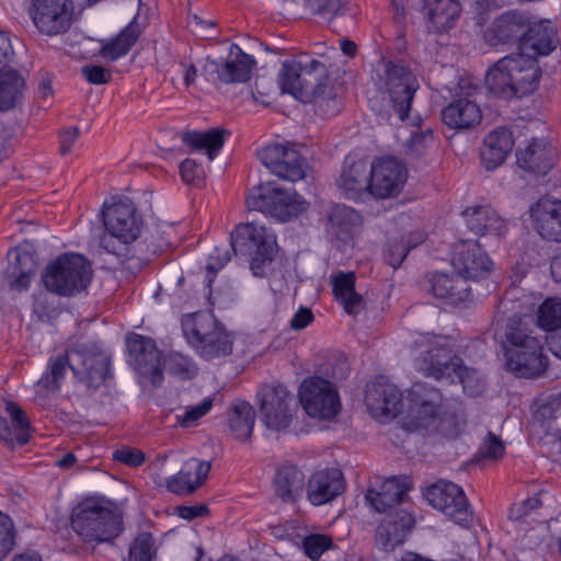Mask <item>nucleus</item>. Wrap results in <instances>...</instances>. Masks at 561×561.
Wrapping results in <instances>:
<instances>
[{"label": "nucleus", "mask_w": 561, "mask_h": 561, "mask_svg": "<svg viewBox=\"0 0 561 561\" xmlns=\"http://www.w3.org/2000/svg\"><path fill=\"white\" fill-rule=\"evenodd\" d=\"M527 274L523 264L512 268V286L497 305L495 340L505 359L506 370L517 377L534 378L548 366L543 342L531 334L527 318L541 299L539 295L520 290L516 284Z\"/></svg>", "instance_id": "obj_1"}, {"label": "nucleus", "mask_w": 561, "mask_h": 561, "mask_svg": "<svg viewBox=\"0 0 561 561\" xmlns=\"http://www.w3.org/2000/svg\"><path fill=\"white\" fill-rule=\"evenodd\" d=\"M90 394L111 376V355L98 342H79L48 359L47 368L34 386L35 399L44 401L59 391L67 369Z\"/></svg>", "instance_id": "obj_2"}, {"label": "nucleus", "mask_w": 561, "mask_h": 561, "mask_svg": "<svg viewBox=\"0 0 561 561\" xmlns=\"http://www.w3.org/2000/svg\"><path fill=\"white\" fill-rule=\"evenodd\" d=\"M414 344L419 351L414 366L420 373L435 379L446 378L450 382H458L470 397L482 391L483 385L478 373L463 366L462 359L456 354L457 345L453 337L421 333Z\"/></svg>", "instance_id": "obj_3"}, {"label": "nucleus", "mask_w": 561, "mask_h": 561, "mask_svg": "<svg viewBox=\"0 0 561 561\" xmlns=\"http://www.w3.org/2000/svg\"><path fill=\"white\" fill-rule=\"evenodd\" d=\"M412 416L407 419L403 426L410 432L425 431L437 434L446 439L459 436L466 427L462 412L443 411L442 396L438 390L414 383L410 390Z\"/></svg>", "instance_id": "obj_4"}, {"label": "nucleus", "mask_w": 561, "mask_h": 561, "mask_svg": "<svg viewBox=\"0 0 561 561\" xmlns=\"http://www.w3.org/2000/svg\"><path fill=\"white\" fill-rule=\"evenodd\" d=\"M324 66L317 59L308 64L297 60H285L278 73V84L282 93L294 96L301 103H310L321 116H333L339 112L334 87L324 81L311 82L302 75L312 76L313 71Z\"/></svg>", "instance_id": "obj_5"}, {"label": "nucleus", "mask_w": 561, "mask_h": 561, "mask_svg": "<svg viewBox=\"0 0 561 561\" xmlns=\"http://www.w3.org/2000/svg\"><path fill=\"white\" fill-rule=\"evenodd\" d=\"M70 523L80 539L93 546L113 542L124 531L121 513L104 496H87L78 502Z\"/></svg>", "instance_id": "obj_6"}, {"label": "nucleus", "mask_w": 561, "mask_h": 561, "mask_svg": "<svg viewBox=\"0 0 561 561\" xmlns=\"http://www.w3.org/2000/svg\"><path fill=\"white\" fill-rule=\"evenodd\" d=\"M540 78L538 60L520 51L495 62L486 72L485 84L496 95L523 98L537 90Z\"/></svg>", "instance_id": "obj_7"}, {"label": "nucleus", "mask_w": 561, "mask_h": 561, "mask_svg": "<svg viewBox=\"0 0 561 561\" xmlns=\"http://www.w3.org/2000/svg\"><path fill=\"white\" fill-rule=\"evenodd\" d=\"M371 83L381 99L389 102L398 118L404 122L420 88L415 75L407 66L382 60L374 67Z\"/></svg>", "instance_id": "obj_8"}, {"label": "nucleus", "mask_w": 561, "mask_h": 561, "mask_svg": "<svg viewBox=\"0 0 561 561\" xmlns=\"http://www.w3.org/2000/svg\"><path fill=\"white\" fill-rule=\"evenodd\" d=\"M187 344L204 359L228 356L232 352V337L211 312H194L181 320Z\"/></svg>", "instance_id": "obj_9"}, {"label": "nucleus", "mask_w": 561, "mask_h": 561, "mask_svg": "<svg viewBox=\"0 0 561 561\" xmlns=\"http://www.w3.org/2000/svg\"><path fill=\"white\" fill-rule=\"evenodd\" d=\"M93 270L82 254L70 252L50 261L42 275L45 288L59 297H73L84 291L91 284Z\"/></svg>", "instance_id": "obj_10"}, {"label": "nucleus", "mask_w": 561, "mask_h": 561, "mask_svg": "<svg viewBox=\"0 0 561 561\" xmlns=\"http://www.w3.org/2000/svg\"><path fill=\"white\" fill-rule=\"evenodd\" d=\"M250 210H256L280 222L298 217L307 209V202L293 190H282L271 184L260 185L247 198Z\"/></svg>", "instance_id": "obj_11"}, {"label": "nucleus", "mask_w": 561, "mask_h": 561, "mask_svg": "<svg viewBox=\"0 0 561 561\" xmlns=\"http://www.w3.org/2000/svg\"><path fill=\"white\" fill-rule=\"evenodd\" d=\"M103 224L110 237L104 236L101 247L112 254L116 249L112 244V238L123 244L133 243L141 232L142 218L138 214L135 204L129 198H119L103 210Z\"/></svg>", "instance_id": "obj_12"}, {"label": "nucleus", "mask_w": 561, "mask_h": 561, "mask_svg": "<svg viewBox=\"0 0 561 561\" xmlns=\"http://www.w3.org/2000/svg\"><path fill=\"white\" fill-rule=\"evenodd\" d=\"M298 396L305 412L316 420L331 421L342 409L336 386L322 377L306 378L300 383Z\"/></svg>", "instance_id": "obj_13"}, {"label": "nucleus", "mask_w": 561, "mask_h": 561, "mask_svg": "<svg viewBox=\"0 0 561 561\" xmlns=\"http://www.w3.org/2000/svg\"><path fill=\"white\" fill-rule=\"evenodd\" d=\"M230 245L236 254L250 256L253 265L271 262L277 251L276 236L254 222L238 225L230 234Z\"/></svg>", "instance_id": "obj_14"}, {"label": "nucleus", "mask_w": 561, "mask_h": 561, "mask_svg": "<svg viewBox=\"0 0 561 561\" xmlns=\"http://www.w3.org/2000/svg\"><path fill=\"white\" fill-rule=\"evenodd\" d=\"M424 496L437 511H440L454 523L468 528L473 522V513L465 491L458 484L439 480L430 485Z\"/></svg>", "instance_id": "obj_15"}, {"label": "nucleus", "mask_w": 561, "mask_h": 561, "mask_svg": "<svg viewBox=\"0 0 561 561\" xmlns=\"http://www.w3.org/2000/svg\"><path fill=\"white\" fill-rule=\"evenodd\" d=\"M262 422L271 430L287 428L293 420L294 396L282 385H264L257 391Z\"/></svg>", "instance_id": "obj_16"}, {"label": "nucleus", "mask_w": 561, "mask_h": 561, "mask_svg": "<svg viewBox=\"0 0 561 561\" xmlns=\"http://www.w3.org/2000/svg\"><path fill=\"white\" fill-rule=\"evenodd\" d=\"M408 180V169L392 157L377 158L369 170V196L387 199L398 196Z\"/></svg>", "instance_id": "obj_17"}, {"label": "nucleus", "mask_w": 561, "mask_h": 561, "mask_svg": "<svg viewBox=\"0 0 561 561\" xmlns=\"http://www.w3.org/2000/svg\"><path fill=\"white\" fill-rule=\"evenodd\" d=\"M128 362L135 370L153 387L163 382L161 365V353L156 341L138 333H130L126 336Z\"/></svg>", "instance_id": "obj_18"}, {"label": "nucleus", "mask_w": 561, "mask_h": 561, "mask_svg": "<svg viewBox=\"0 0 561 561\" xmlns=\"http://www.w3.org/2000/svg\"><path fill=\"white\" fill-rule=\"evenodd\" d=\"M257 156L266 169L279 179L297 182L306 176L305 159L287 144H270L262 148Z\"/></svg>", "instance_id": "obj_19"}, {"label": "nucleus", "mask_w": 561, "mask_h": 561, "mask_svg": "<svg viewBox=\"0 0 561 561\" xmlns=\"http://www.w3.org/2000/svg\"><path fill=\"white\" fill-rule=\"evenodd\" d=\"M365 403L370 415L379 422L394 419L403 408L401 391L385 376L376 377L366 385Z\"/></svg>", "instance_id": "obj_20"}, {"label": "nucleus", "mask_w": 561, "mask_h": 561, "mask_svg": "<svg viewBox=\"0 0 561 561\" xmlns=\"http://www.w3.org/2000/svg\"><path fill=\"white\" fill-rule=\"evenodd\" d=\"M72 11L71 0H32L30 16L39 33L53 36L70 26Z\"/></svg>", "instance_id": "obj_21"}, {"label": "nucleus", "mask_w": 561, "mask_h": 561, "mask_svg": "<svg viewBox=\"0 0 561 561\" xmlns=\"http://www.w3.org/2000/svg\"><path fill=\"white\" fill-rule=\"evenodd\" d=\"M451 265L467 282L484 279L493 268V262L474 240H461L455 244Z\"/></svg>", "instance_id": "obj_22"}, {"label": "nucleus", "mask_w": 561, "mask_h": 561, "mask_svg": "<svg viewBox=\"0 0 561 561\" xmlns=\"http://www.w3.org/2000/svg\"><path fill=\"white\" fill-rule=\"evenodd\" d=\"M458 88L459 91L453 100L442 108V122L453 130H469L481 123L482 110L473 99L471 90H465L461 83Z\"/></svg>", "instance_id": "obj_23"}, {"label": "nucleus", "mask_w": 561, "mask_h": 561, "mask_svg": "<svg viewBox=\"0 0 561 561\" xmlns=\"http://www.w3.org/2000/svg\"><path fill=\"white\" fill-rule=\"evenodd\" d=\"M528 25L527 15L517 10H510L497 16L485 30L483 37L492 47L518 45Z\"/></svg>", "instance_id": "obj_24"}, {"label": "nucleus", "mask_w": 561, "mask_h": 561, "mask_svg": "<svg viewBox=\"0 0 561 561\" xmlns=\"http://www.w3.org/2000/svg\"><path fill=\"white\" fill-rule=\"evenodd\" d=\"M307 497L313 506L332 502L345 491V479L339 468L316 470L306 484Z\"/></svg>", "instance_id": "obj_25"}, {"label": "nucleus", "mask_w": 561, "mask_h": 561, "mask_svg": "<svg viewBox=\"0 0 561 561\" xmlns=\"http://www.w3.org/2000/svg\"><path fill=\"white\" fill-rule=\"evenodd\" d=\"M256 65L255 58L242 50L238 44H231L227 59L210 60L206 69L217 73V78L225 83H243L251 78Z\"/></svg>", "instance_id": "obj_26"}, {"label": "nucleus", "mask_w": 561, "mask_h": 561, "mask_svg": "<svg viewBox=\"0 0 561 561\" xmlns=\"http://www.w3.org/2000/svg\"><path fill=\"white\" fill-rule=\"evenodd\" d=\"M341 194L356 203L364 202L369 197V172L368 163L364 159H355L347 156L343 169L336 180Z\"/></svg>", "instance_id": "obj_27"}, {"label": "nucleus", "mask_w": 561, "mask_h": 561, "mask_svg": "<svg viewBox=\"0 0 561 561\" xmlns=\"http://www.w3.org/2000/svg\"><path fill=\"white\" fill-rule=\"evenodd\" d=\"M559 45L558 28L550 20H540L528 23L524 31L519 49L522 53L537 59L540 56H548Z\"/></svg>", "instance_id": "obj_28"}, {"label": "nucleus", "mask_w": 561, "mask_h": 561, "mask_svg": "<svg viewBox=\"0 0 561 561\" xmlns=\"http://www.w3.org/2000/svg\"><path fill=\"white\" fill-rule=\"evenodd\" d=\"M556 149L546 138H533L516 151L520 169L536 175H546L556 164Z\"/></svg>", "instance_id": "obj_29"}, {"label": "nucleus", "mask_w": 561, "mask_h": 561, "mask_svg": "<svg viewBox=\"0 0 561 561\" xmlns=\"http://www.w3.org/2000/svg\"><path fill=\"white\" fill-rule=\"evenodd\" d=\"M530 217L542 239L561 242V201L540 198L531 205Z\"/></svg>", "instance_id": "obj_30"}, {"label": "nucleus", "mask_w": 561, "mask_h": 561, "mask_svg": "<svg viewBox=\"0 0 561 561\" xmlns=\"http://www.w3.org/2000/svg\"><path fill=\"white\" fill-rule=\"evenodd\" d=\"M410 486L411 480L408 476H392L383 479L377 489L370 486L365 500L374 511L382 513L402 502Z\"/></svg>", "instance_id": "obj_31"}, {"label": "nucleus", "mask_w": 561, "mask_h": 561, "mask_svg": "<svg viewBox=\"0 0 561 561\" xmlns=\"http://www.w3.org/2000/svg\"><path fill=\"white\" fill-rule=\"evenodd\" d=\"M415 525L414 516L405 510L390 511L377 528V541L382 549L392 550L404 541Z\"/></svg>", "instance_id": "obj_32"}, {"label": "nucleus", "mask_w": 561, "mask_h": 561, "mask_svg": "<svg viewBox=\"0 0 561 561\" xmlns=\"http://www.w3.org/2000/svg\"><path fill=\"white\" fill-rule=\"evenodd\" d=\"M430 293L448 305L458 306L471 295L468 282L457 274L434 272L427 276Z\"/></svg>", "instance_id": "obj_33"}, {"label": "nucleus", "mask_w": 561, "mask_h": 561, "mask_svg": "<svg viewBox=\"0 0 561 561\" xmlns=\"http://www.w3.org/2000/svg\"><path fill=\"white\" fill-rule=\"evenodd\" d=\"M462 217L468 229L477 236L502 237L508 230V221L500 217L489 205L466 207Z\"/></svg>", "instance_id": "obj_34"}, {"label": "nucleus", "mask_w": 561, "mask_h": 561, "mask_svg": "<svg viewBox=\"0 0 561 561\" xmlns=\"http://www.w3.org/2000/svg\"><path fill=\"white\" fill-rule=\"evenodd\" d=\"M305 486V474L299 467L287 462L277 467L273 489L283 503H296L302 496Z\"/></svg>", "instance_id": "obj_35"}, {"label": "nucleus", "mask_w": 561, "mask_h": 561, "mask_svg": "<svg viewBox=\"0 0 561 561\" xmlns=\"http://www.w3.org/2000/svg\"><path fill=\"white\" fill-rule=\"evenodd\" d=\"M514 147L512 133L505 127L490 131L483 141L481 161L484 168L492 171L500 167Z\"/></svg>", "instance_id": "obj_36"}, {"label": "nucleus", "mask_w": 561, "mask_h": 561, "mask_svg": "<svg viewBox=\"0 0 561 561\" xmlns=\"http://www.w3.org/2000/svg\"><path fill=\"white\" fill-rule=\"evenodd\" d=\"M5 410L11 426L4 417H0V438L11 447L15 444H27L31 438V423L26 413L15 402H8Z\"/></svg>", "instance_id": "obj_37"}, {"label": "nucleus", "mask_w": 561, "mask_h": 561, "mask_svg": "<svg viewBox=\"0 0 561 561\" xmlns=\"http://www.w3.org/2000/svg\"><path fill=\"white\" fill-rule=\"evenodd\" d=\"M356 276L354 272L339 271L330 277L335 300L351 316L359 313L363 306L362 296L355 290Z\"/></svg>", "instance_id": "obj_38"}, {"label": "nucleus", "mask_w": 561, "mask_h": 561, "mask_svg": "<svg viewBox=\"0 0 561 561\" xmlns=\"http://www.w3.org/2000/svg\"><path fill=\"white\" fill-rule=\"evenodd\" d=\"M428 28L436 33L450 30L460 13L458 0H424Z\"/></svg>", "instance_id": "obj_39"}, {"label": "nucleus", "mask_w": 561, "mask_h": 561, "mask_svg": "<svg viewBox=\"0 0 561 561\" xmlns=\"http://www.w3.org/2000/svg\"><path fill=\"white\" fill-rule=\"evenodd\" d=\"M140 35V27L134 18L115 37L108 39L100 48V56L115 61L129 53Z\"/></svg>", "instance_id": "obj_40"}, {"label": "nucleus", "mask_w": 561, "mask_h": 561, "mask_svg": "<svg viewBox=\"0 0 561 561\" xmlns=\"http://www.w3.org/2000/svg\"><path fill=\"white\" fill-rule=\"evenodd\" d=\"M255 411L247 401H236L228 410V425L234 439H248L254 427Z\"/></svg>", "instance_id": "obj_41"}, {"label": "nucleus", "mask_w": 561, "mask_h": 561, "mask_svg": "<svg viewBox=\"0 0 561 561\" xmlns=\"http://www.w3.org/2000/svg\"><path fill=\"white\" fill-rule=\"evenodd\" d=\"M360 222L359 213L350 206L334 204L328 210V229L340 240H345Z\"/></svg>", "instance_id": "obj_42"}, {"label": "nucleus", "mask_w": 561, "mask_h": 561, "mask_svg": "<svg viewBox=\"0 0 561 561\" xmlns=\"http://www.w3.org/2000/svg\"><path fill=\"white\" fill-rule=\"evenodd\" d=\"M225 129L213 128L205 131H186L182 139L185 145L196 150H205L209 161H213L220 152L225 144Z\"/></svg>", "instance_id": "obj_43"}, {"label": "nucleus", "mask_w": 561, "mask_h": 561, "mask_svg": "<svg viewBox=\"0 0 561 561\" xmlns=\"http://www.w3.org/2000/svg\"><path fill=\"white\" fill-rule=\"evenodd\" d=\"M23 87L24 80L15 70H0V111H8L15 105Z\"/></svg>", "instance_id": "obj_44"}, {"label": "nucleus", "mask_w": 561, "mask_h": 561, "mask_svg": "<svg viewBox=\"0 0 561 561\" xmlns=\"http://www.w3.org/2000/svg\"><path fill=\"white\" fill-rule=\"evenodd\" d=\"M536 307L540 329L552 332L561 328V298L548 297L540 305L537 302Z\"/></svg>", "instance_id": "obj_45"}, {"label": "nucleus", "mask_w": 561, "mask_h": 561, "mask_svg": "<svg viewBox=\"0 0 561 561\" xmlns=\"http://www.w3.org/2000/svg\"><path fill=\"white\" fill-rule=\"evenodd\" d=\"M163 368L170 375L182 380L193 379L198 371L197 365L190 356L178 352H172L164 357Z\"/></svg>", "instance_id": "obj_46"}, {"label": "nucleus", "mask_w": 561, "mask_h": 561, "mask_svg": "<svg viewBox=\"0 0 561 561\" xmlns=\"http://www.w3.org/2000/svg\"><path fill=\"white\" fill-rule=\"evenodd\" d=\"M422 240L423 237L419 233L417 237L414 238L413 243L410 238L408 240L402 238L399 241H388L383 250V257L386 262L393 268H398L403 263L409 252L422 242Z\"/></svg>", "instance_id": "obj_47"}, {"label": "nucleus", "mask_w": 561, "mask_h": 561, "mask_svg": "<svg viewBox=\"0 0 561 561\" xmlns=\"http://www.w3.org/2000/svg\"><path fill=\"white\" fill-rule=\"evenodd\" d=\"M16 261L18 264L13 266V273L16 275L11 280V288L18 291L26 290L35 272V263L26 254H18Z\"/></svg>", "instance_id": "obj_48"}, {"label": "nucleus", "mask_w": 561, "mask_h": 561, "mask_svg": "<svg viewBox=\"0 0 561 561\" xmlns=\"http://www.w3.org/2000/svg\"><path fill=\"white\" fill-rule=\"evenodd\" d=\"M213 403V398L207 397L196 405L186 407L182 413L175 415L176 423L184 428L196 426L198 421L209 413Z\"/></svg>", "instance_id": "obj_49"}, {"label": "nucleus", "mask_w": 561, "mask_h": 561, "mask_svg": "<svg viewBox=\"0 0 561 561\" xmlns=\"http://www.w3.org/2000/svg\"><path fill=\"white\" fill-rule=\"evenodd\" d=\"M211 465L209 461L198 458H191L184 462L180 470H188L190 474H184L186 481L191 482L192 493L197 490L207 479Z\"/></svg>", "instance_id": "obj_50"}, {"label": "nucleus", "mask_w": 561, "mask_h": 561, "mask_svg": "<svg viewBox=\"0 0 561 561\" xmlns=\"http://www.w3.org/2000/svg\"><path fill=\"white\" fill-rule=\"evenodd\" d=\"M15 526L8 514L0 511V561H2L15 546Z\"/></svg>", "instance_id": "obj_51"}, {"label": "nucleus", "mask_w": 561, "mask_h": 561, "mask_svg": "<svg viewBox=\"0 0 561 561\" xmlns=\"http://www.w3.org/2000/svg\"><path fill=\"white\" fill-rule=\"evenodd\" d=\"M331 547L332 540L327 535H309L302 540V549L305 554L313 561L319 560L321 556Z\"/></svg>", "instance_id": "obj_52"}, {"label": "nucleus", "mask_w": 561, "mask_h": 561, "mask_svg": "<svg viewBox=\"0 0 561 561\" xmlns=\"http://www.w3.org/2000/svg\"><path fill=\"white\" fill-rule=\"evenodd\" d=\"M231 256L227 249L216 247L209 254L205 283L206 287L210 290L213 283L215 282L216 274L224 268V266L230 261Z\"/></svg>", "instance_id": "obj_53"}, {"label": "nucleus", "mask_w": 561, "mask_h": 561, "mask_svg": "<svg viewBox=\"0 0 561 561\" xmlns=\"http://www.w3.org/2000/svg\"><path fill=\"white\" fill-rule=\"evenodd\" d=\"M153 538L148 533L139 534L129 548L128 561H151Z\"/></svg>", "instance_id": "obj_54"}, {"label": "nucleus", "mask_w": 561, "mask_h": 561, "mask_svg": "<svg viewBox=\"0 0 561 561\" xmlns=\"http://www.w3.org/2000/svg\"><path fill=\"white\" fill-rule=\"evenodd\" d=\"M504 451L505 446L502 439L493 433H489L483 439L477 456L488 460H497L503 457Z\"/></svg>", "instance_id": "obj_55"}, {"label": "nucleus", "mask_w": 561, "mask_h": 561, "mask_svg": "<svg viewBox=\"0 0 561 561\" xmlns=\"http://www.w3.org/2000/svg\"><path fill=\"white\" fill-rule=\"evenodd\" d=\"M113 460L128 467H139L145 462L146 456L138 448L124 446L113 453Z\"/></svg>", "instance_id": "obj_56"}, {"label": "nucleus", "mask_w": 561, "mask_h": 561, "mask_svg": "<svg viewBox=\"0 0 561 561\" xmlns=\"http://www.w3.org/2000/svg\"><path fill=\"white\" fill-rule=\"evenodd\" d=\"M312 13L322 16H334L342 9V0H306Z\"/></svg>", "instance_id": "obj_57"}, {"label": "nucleus", "mask_w": 561, "mask_h": 561, "mask_svg": "<svg viewBox=\"0 0 561 561\" xmlns=\"http://www.w3.org/2000/svg\"><path fill=\"white\" fill-rule=\"evenodd\" d=\"M184 474H190L188 470H180L175 474H172L167 479V489L176 495H190L192 494L191 482L186 481Z\"/></svg>", "instance_id": "obj_58"}, {"label": "nucleus", "mask_w": 561, "mask_h": 561, "mask_svg": "<svg viewBox=\"0 0 561 561\" xmlns=\"http://www.w3.org/2000/svg\"><path fill=\"white\" fill-rule=\"evenodd\" d=\"M82 76L91 84L107 83L112 76L108 70L102 66L88 65L82 68Z\"/></svg>", "instance_id": "obj_59"}, {"label": "nucleus", "mask_w": 561, "mask_h": 561, "mask_svg": "<svg viewBox=\"0 0 561 561\" xmlns=\"http://www.w3.org/2000/svg\"><path fill=\"white\" fill-rule=\"evenodd\" d=\"M202 172V168L192 159H185L180 164L181 178L187 184L195 183L199 180Z\"/></svg>", "instance_id": "obj_60"}, {"label": "nucleus", "mask_w": 561, "mask_h": 561, "mask_svg": "<svg viewBox=\"0 0 561 561\" xmlns=\"http://www.w3.org/2000/svg\"><path fill=\"white\" fill-rule=\"evenodd\" d=\"M313 319L314 317L311 309L307 307H299L290 320V327L295 331H300L306 329Z\"/></svg>", "instance_id": "obj_61"}, {"label": "nucleus", "mask_w": 561, "mask_h": 561, "mask_svg": "<svg viewBox=\"0 0 561 561\" xmlns=\"http://www.w3.org/2000/svg\"><path fill=\"white\" fill-rule=\"evenodd\" d=\"M328 364L333 365L331 371H329L328 369L325 370V373L329 374L332 378L344 379L348 376L350 365L344 356L340 355L329 360Z\"/></svg>", "instance_id": "obj_62"}, {"label": "nucleus", "mask_w": 561, "mask_h": 561, "mask_svg": "<svg viewBox=\"0 0 561 561\" xmlns=\"http://www.w3.org/2000/svg\"><path fill=\"white\" fill-rule=\"evenodd\" d=\"M79 131L77 128L71 127L62 130L59 135L60 139V152L66 154L71 151L72 146L75 145L78 138Z\"/></svg>", "instance_id": "obj_63"}, {"label": "nucleus", "mask_w": 561, "mask_h": 561, "mask_svg": "<svg viewBox=\"0 0 561 561\" xmlns=\"http://www.w3.org/2000/svg\"><path fill=\"white\" fill-rule=\"evenodd\" d=\"M208 513V508L205 505H191V506H179L178 514L181 518L192 520L196 517L204 516Z\"/></svg>", "instance_id": "obj_64"}]
</instances>
